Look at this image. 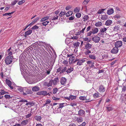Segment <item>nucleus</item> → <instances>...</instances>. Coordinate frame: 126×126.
<instances>
[{"label": "nucleus", "mask_w": 126, "mask_h": 126, "mask_svg": "<svg viewBox=\"0 0 126 126\" xmlns=\"http://www.w3.org/2000/svg\"><path fill=\"white\" fill-rule=\"evenodd\" d=\"M4 97L6 99H9L12 98V96L8 94H6L4 95Z\"/></svg>", "instance_id": "51"}, {"label": "nucleus", "mask_w": 126, "mask_h": 126, "mask_svg": "<svg viewBox=\"0 0 126 126\" xmlns=\"http://www.w3.org/2000/svg\"><path fill=\"white\" fill-rule=\"evenodd\" d=\"M5 82L6 84L11 89H13V87L11 86L12 83L11 81L6 79L5 80Z\"/></svg>", "instance_id": "8"}, {"label": "nucleus", "mask_w": 126, "mask_h": 126, "mask_svg": "<svg viewBox=\"0 0 126 126\" xmlns=\"http://www.w3.org/2000/svg\"><path fill=\"white\" fill-rule=\"evenodd\" d=\"M79 99L81 100H87L86 98L84 96H80L79 98Z\"/></svg>", "instance_id": "43"}, {"label": "nucleus", "mask_w": 126, "mask_h": 126, "mask_svg": "<svg viewBox=\"0 0 126 126\" xmlns=\"http://www.w3.org/2000/svg\"><path fill=\"white\" fill-rule=\"evenodd\" d=\"M39 27L36 25H35L32 28V30L37 29H38Z\"/></svg>", "instance_id": "52"}, {"label": "nucleus", "mask_w": 126, "mask_h": 126, "mask_svg": "<svg viewBox=\"0 0 126 126\" xmlns=\"http://www.w3.org/2000/svg\"><path fill=\"white\" fill-rule=\"evenodd\" d=\"M122 45V42L121 41H118L115 43V47H121Z\"/></svg>", "instance_id": "5"}, {"label": "nucleus", "mask_w": 126, "mask_h": 126, "mask_svg": "<svg viewBox=\"0 0 126 126\" xmlns=\"http://www.w3.org/2000/svg\"><path fill=\"white\" fill-rule=\"evenodd\" d=\"M14 12H13L11 13H6L4 14H3V16H7L8 15L9 16H11V14H13L14 13Z\"/></svg>", "instance_id": "41"}, {"label": "nucleus", "mask_w": 126, "mask_h": 126, "mask_svg": "<svg viewBox=\"0 0 126 126\" xmlns=\"http://www.w3.org/2000/svg\"><path fill=\"white\" fill-rule=\"evenodd\" d=\"M87 50L85 52V54L86 55H87L91 53V51L90 50Z\"/></svg>", "instance_id": "54"}, {"label": "nucleus", "mask_w": 126, "mask_h": 126, "mask_svg": "<svg viewBox=\"0 0 126 126\" xmlns=\"http://www.w3.org/2000/svg\"><path fill=\"white\" fill-rule=\"evenodd\" d=\"M13 57L7 56L5 58V61L6 64H10L12 62Z\"/></svg>", "instance_id": "1"}, {"label": "nucleus", "mask_w": 126, "mask_h": 126, "mask_svg": "<svg viewBox=\"0 0 126 126\" xmlns=\"http://www.w3.org/2000/svg\"><path fill=\"white\" fill-rule=\"evenodd\" d=\"M67 79L65 78L62 77L61 78V84L63 85H65Z\"/></svg>", "instance_id": "10"}, {"label": "nucleus", "mask_w": 126, "mask_h": 126, "mask_svg": "<svg viewBox=\"0 0 126 126\" xmlns=\"http://www.w3.org/2000/svg\"><path fill=\"white\" fill-rule=\"evenodd\" d=\"M49 22V21H46L43 22L42 23V25H43L46 26L48 24Z\"/></svg>", "instance_id": "58"}, {"label": "nucleus", "mask_w": 126, "mask_h": 126, "mask_svg": "<svg viewBox=\"0 0 126 126\" xmlns=\"http://www.w3.org/2000/svg\"><path fill=\"white\" fill-rule=\"evenodd\" d=\"M89 58L93 60H95L96 59V57L95 55L92 54H89Z\"/></svg>", "instance_id": "33"}, {"label": "nucleus", "mask_w": 126, "mask_h": 126, "mask_svg": "<svg viewBox=\"0 0 126 126\" xmlns=\"http://www.w3.org/2000/svg\"><path fill=\"white\" fill-rule=\"evenodd\" d=\"M48 68H47V70H46L47 73V74H50V71L52 69V67H50L48 66Z\"/></svg>", "instance_id": "31"}, {"label": "nucleus", "mask_w": 126, "mask_h": 126, "mask_svg": "<svg viewBox=\"0 0 126 126\" xmlns=\"http://www.w3.org/2000/svg\"><path fill=\"white\" fill-rule=\"evenodd\" d=\"M85 60L84 59L79 60L77 62V64L79 65H80L85 62Z\"/></svg>", "instance_id": "16"}, {"label": "nucleus", "mask_w": 126, "mask_h": 126, "mask_svg": "<svg viewBox=\"0 0 126 126\" xmlns=\"http://www.w3.org/2000/svg\"><path fill=\"white\" fill-rule=\"evenodd\" d=\"M69 105L73 107L74 106H76L77 105V104L76 103H70Z\"/></svg>", "instance_id": "63"}, {"label": "nucleus", "mask_w": 126, "mask_h": 126, "mask_svg": "<svg viewBox=\"0 0 126 126\" xmlns=\"http://www.w3.org/2000/svg\"><path fill=\"white\" fill-rule=\"evenodd\" d=\"M38 44L39 45H42L43 46L45 45H46V43L44 42H43L42 41H39L38 42Z\"/></svg>", "instance_id": "39"}, {"label": "nucleus", "mask_w": 126, "mask_h": 126, "mask_svg": "<svg viewBox=\"0 0 126 126\" xmlns=\"http://www.w3.org/2000/svg\"><path fill=\"white\" fill-rule=\"evenodd\" d=\"M17 2V0H15L14 1L12 2L11 3V4L13 5H15L16 3Z\"/></svg>", "instance_id": "59"}, {"label": "nucleus", "mask_w": 126, "mask_h": 126, "mask_svg": "<svg viewBox=\"0 0 126 126\" xmlns=\"http://www.w3.org/2000/svg\"><path fill=\"white\" fill-rule=\"evenodd\" d=\"M114 12V10L113 8H111L108 10L107 11V13L108 15H110L112 14Z\"/></svg>", "instance_id": "23"}, {"label": "nucleus", "mask_w": 126, "mask_h": 126, "mask_svg": "<svg viewBox=\"0 0 126 126\" xmlns=\"http://www.w3.org/2000/svg\"><path fill=\"white\" fill-rule=\"evenodd\" d=\"M85 113L84 110H79L78 112V114L79 115H83Z\"/></svg>", "instance_id": "25"}, {"label": "nucleus", "mask_w": 126, "mask_h": 126, "mask_svg": "<svg viewBox=\"0 0 126 126\" xmlns=\"http://www.w3.org/2000/svg\"><path fill=\"white\" fill-rule=\"evenodd\" d=\"M19 102H27L26 104V105H32V104H33V103L30 102H28L26 100L24 99H22L21 100H20Z\"/></svg>", "instance_id": "12"}, {"label": "nucleus", "mask_w": 126, "mask_h": 126, "mask_svg": "<svg viewBox=\"0 0 126 126\" xmlns=\"http://www.w3.org/2000/svg\"><path fill=\"white\" fill-rule=\"evenodd\" d=\"M49 18V16H48L42 18L40 20L41 22H43L47 20Z\"/></svg>", "instance_id": "30"}, {"label": "nucleus", "mask_w": 126, "mask_h": 126, "mask_svg": "<svg viewBox=\"0 0 126 126\" xmlns=\"http://www.w3.org/2000/svg\"><path fill=\"white\" fill-rule=\"evenodd\" d=\"M58 91V89L57 88H55L53 89V94H55Z\"/></svg>", "instance_id": "50"}, {"label": "nucleus", "mask_w": 126, "mask_h": 126, "mask_svg": "<svg viewBox=\"0 0 126 126\" xmlns=\"http://www.w3.org/2000/svg\"><path fill=\"white\" fill-rule=\"evenodd\" d=\"M38 94L40 95H47L48 94V93L46 91H42L39 92Z\"/></svg>", "instance_id": "15"}, {"label": "nucleus", "mask_w": 126, "mask_h": 126, "mask_svg": "<svg viewBox=\"0 0 126 126\" xmlns=\"http://www.w3.org/2000/svg\"><path fill=\"white\" fill-rule=\"evenodd\" d=\"M105 9H102L101 10H99L97 13L98 14H101L102 12H103Z\"/></svg>", "instance_id": "49"}, {"label": "nucleus", "mask_w": 126, "mask_h": 126, "mask_svg": "<svg viewBox=\"0 0 126 126\" xmlns=\"http://www.w3.org/2000/svg\"><path fill=\"white\" fill-rule=\"evenodd\" d=\"M107 109L108 110V111H110L112 110L113 109V108L111 107H107Z\"/></svg>", "instance_id": "53"}, {"label": "nucleus", "mask_w": 126, "mask_h": 126, "mask_svg": "<svg viewBox=\"0 0 126 126\" xmlns=\"http://www.w3.org/2000/svg\"><path fill=\"white\" fill-rule=\"evenodd\" d=\"M58 15L55 14L53 13L51 19L52 20H56L58 18Z\"/></svg>", "instance_id": "17"}, {"label": "nucleus", "mask_w": 126, "mask_h": 126, "mask_svg": "<svg viewBox=\"0 0 126 126\" xmlns=\"http://www.w3.org/2000/svg\"><path fill=\"white\" fill-rule=\"evenodd\" d=\"M65 14V11L63 12L61 11L60 14L59 16H64Z\"/></svg>", "instance_id": "46"}, {"label": "nucleus", "mask_w": 126, "mask_h": 126, "mask_svg": "<svg viewBox=\"0 0 126 126\" xmlns=\"http://www.w3.org/2000/svg\"><path fill=\"white\" fill-rule=\"evenodd\" d=\"M73 70V68L72 67H70V68H68L66 71V72L67 73H69L71 72Z\"/></svg>", "instance_id": "27"}, {"label": "nucleus", "mask_w": 126, "mask_h": 126, "mask_svg": "<svg viewBox=\"0 0 126 126\" xmlns=\"http://www.w3.org/2000/svg\"><path fill=\"white\" fill-rule=\"evenodd\" d=\"M80 10V9L79 8L77 7L76 8L74 9V11L75 13L79 12Z\"/></svg>", "instance_id": "44"}, {"label": "nucleus", "mask_w": 126, "mask_h": 126, "mask_svg": "<svg viewBox=\"0 0 126 126\" xmlns=\"http://www.w3.org/2000/svg\"><path fill=\"white\" fill-rule=\"evenodd\" d=\"M66 103H63L59 104V106L58 107V109H60L62 108L64 106H66Z\"/></svg>", "instance_id": "19"}, {"label": "nucleus", "mask_w": 126, "mask_h": 126, "mask_svg": "<svg viewBox=\"0 0 126 126\" xmlns=\"http://www.w3.org/2000/svg\"><path fill=\"white\" fill-rule=\"evenodd\" d=\"M25 1V0H22L20 1H19L18 3V4L19 5H22L23 3H24Z\"/></svg>", "instance_id": "47"}, {"label": "nucleus", "mask_w": 126, "mask_h": 126, "mask_svg": "<svg viewBox=\"0 0 126 126\" xmlns=\"http://www.w3.org/2000/svg\"><path fill=\"white\" fill-rule=\"evenodd\" d=\"M98 29L97 28H94L92 30V33L93 34L96 33L98 32Z\"/></svg>", "instance_id": "22"}, {"label": "nucleus", "mask_w": 126, "mask_h": 126, "mask_svg": "<svg viewBox=\"0 0 126 126\" xmlns=\"http://www.w3.org/2000/svg\"><path fill=\"white\" fill-rule=\"evenodd\" d=\"M28 121L27 120H24L22 121L21 123V124L22 125L25 126L28 123Z\"/></svg>", "instance_id": "32"}, {"label": "nucleus", "mask_w": 126, "mask_h": 126, "mask_svg": "<svg viewBox=\"0 0 126 126\" xmlns=\"http://www.w3.org/2000/svg\"><path fill=\"white\" fill-rule=\"evenodd\" d=\"M32 32V31L31 30H29L27 31L25 33L24 36L26 37L27 36H28L31 34Z\"/></svg>", "instance_id": "18"}, {"label": "nucleus", "mask_w": 126, "mask_h": 126, "mask_svg": "<svg viewBox=\"0 0 126 126\" xmlns=\"http://www.w3.org/2000/svg\"><path fill=\"white\" fill-rule=\"evenodd\" d=\"M32 114H31V112L30 113L28 114L27 115H26V117L27 118H28L30 117V116H31Z\"/></svg>", "instance_id": "62"}, {"label": "nucleus", "mask_w": 126, "mask_h": 126, "mask_svg": "<svg viewBox=\"0 0 126 126\" xmlns=\"http://www.w3.org/2000/svg\"><path fill=\"white\" fill-rule=\"evenodd\" d=\"M108 18V16L107 15H102L101 17V18L102 20H106Z\"/></svg>", "instance_id": "26"}, {"label": "nucleus", "mask_w": 126, "mask_h": 126, "mask_svg": "<svg viewBox=\"0 0 126 126\" xmlns=\"http://www.w3.org/2000/svg\"><path fill=\"white\" fill-rule=\"evenodd\" d=\"M35 118L37 121H40L41 119V117L40 116H36L35 117Z\"/></svg>", "instance_id": "35"}, {"label": "nucleus", "mask_w": 126, "mask_h": 126, "mask_svg": "<svg viewBox=\"0 0 126 126\" xmlns=\"http://www.w3.org/2000/svg\"><path fill=\"white\" fill-rule=\"evenodd\" d=\"M102 25V23L100 21H98L96 22L95 24V26L96 27H100Z\"/></svg>", "instance_id": "28"}, {"label": "nucleus", "mask_w": 126, "mask_h": 126, "mask_svg": "<svg viewBox=\"0 0 126 126\" xmlns=\"http://www.w3.org/2000/svg\"><path fill=\"white\" fill-rule=\"evenodd\" d=\"M99 93L98 92H97L94 94L93 96L94 98H97L99 97Z\"/></svg>", "instance_id": "34"}, {"label": "nucleus", "mask_w": 126, "mask_h": 126, "mask_svg": "<svg viewBox=\"0 0 126 126\" xmlns=\"http://www.w3.org/2000/svg\"><path fill=\"white\" fill-rule=\"evenodd\" d=\"M77 121V122H81L83 121L82 118L81 117H79L77 118L76 119Z\"/></svg>", "instance_id": "36"}, {"label": "nucleus", "mask_w": 126, "mask_h": 126, "mask_svg": "<svg viewBox=\"0 0 126 126\" xmlns=\"http://www.w3.org/2000/svg\"><path fill=\"white\" fill-rule=\"evenodd\" d=\"M92 40L95 43H97L99 42L100 40V39L99 37L97 36H95L92 38Z\"/></svg>", "instance_id": "6"}, {"label": "nucleus", "mask_w": 126, "mask_h": 126, "mask_svg": "<svg viewBox=\"0 0 126 126\" xmlns=\"http://www.w3.org/2000/svg\"><path fill=\"white\" fill-rule=\"evenodd\" d=\"M76 16L77 18H79L81 16V14L80 13H77L76 15Z\"/></svg>", "instance_id": "60"}, {"label": "nucleus", "mask_w": 126, "mask_h": 126, "mask_svg": "<svg viewBox=\"0 0 126 126\" xmlns=\"http://www.w3.org/2000/svg\"><path fill=\"white\" fill-rule=\"evenodd\" d=\"M107 30V29L106 28H101L100 30V31L101 33H103L106 32Z\"/></svg>", "instance_id": "40"}, {"label": "nucleus", "mask_w": 126, "mask_h": 126, "mask_svg": "<svg viewBox=\"0 0 126 126\" xmlns=\"http://www.w3.org/2000/svg\"><path fill=\"white\" fill-rule=\"evenodd\" d=\"M120 27L119 25L115 26L114 28V30L115 31H117L119 29Z\"/></svg>", "instance_id": "42"}, {"label": "nucleus", "mask_w": 126, "mask_h": 126, "mask_svg": "<svg viewBox=\"0 0 126 126\" xmlns=\"http://www.w3.org/2000/svg\"><path fill=\"white\" fill-rule=\"evenodd\" d=\"M112 21L110 20H108L106 22L105 25L107 26H110L112 23Z\"/></svg>", "instance_id": "21"}, {"label": "nucleus", "mask_w": 126, "mask_h": 126, "mask_svg": "<svg viewBox=\"0 0 126 126\" xmlns=\"http://www.w3.org/2000/svg\"><path fill=\"white\" fill-rule=\"evenodd\" d=\"M8 93L7 92L4 91V90H2L1 92H0V95H2L6 94H8Z\"/></svg>", "instance_id": "48"}, {"label": "nucleus", "mask_w": 126, "mask_h": 126, "mask_svg": "<svg viewBox=\"0 0 126 126\" xmlns=\"http://www.w3.org/2000/svg\"><path fill=\"white\" fill-rule=\"evenodd\" d=\"M106 88L103 85H101L99 87L98 91L100 93H102L105 92L106 91Z\"/></svg>", "instance_id": "3"}, {"label": "nucleus", "mask_w": 126, "mask_h": 126, "mask_svg": "<svg viewBox=\"0 0 126 126\" xmlns=\"http://www.w3.org/2000/svg\"><path fill=\"white\" fill-rule=\"evenodd\" d=\"M86 123L84 122H83L81 124L78 126H85L86 125Z\"/></svg>", "instance_id": "64"}, {"label": "nucleus", "mask_w": 126, "mask_h": 126, "mask_svg": "<svg viewBox=\"0 0 126 126\" xmlns=\"http://www.w3.org/2000/svg\"><path fill=\"white\" fill-rule=\"evenodd\" d=\"M118 48L115 47L111 50V52L112 54H116L118 53Z\"/></svg>", "instance_id": "9"}, {"label": "nucleus", "mask_w": 126, "mask_h": 126, "mask_svg": "<svg viewBox=\"0 0 126 126\" xmlns=\"http://www.w3.org/2000/svg\"><path fill=\"white\" fill-rule=\"evenodd\" d=\"M7 52L8 53V56H10L11 57H13V50L11 49V47H10L7 50Z\"/></svg>", "instance_id": "7"}, {"label": "nucleus", "mask_w": 126, "mask_h": 126, "mask_svg": "<svg viewBox=\"0 0 126 126\" xmlns=\"http://www.w3.org/2000/svg\"><path fill=\"white\" fill-rule=\"evenodd\" d=\"M53 82L52 80H50L48 82H46L44 83V85L45 86L49 87L51 86Z\"/></svg>", "instance_id": "13"}, {"label": "nucleus", "mask_w": 126, "mask_h": 126, "mask_svg": "<svg viewBox=\"0 0 126 126\" xmlns=\"http://www.w3.org/2000/svg\"><path fill=\"white\" fill-rule=\"evenodd\" d=\"M74 34L75 35H80V34L79 31H78V32H75L74 33Z\"/></svg>", "instance_id": "55"}, {"label": "nucleus", "mask_w": 126, "mask_h": 126, "mask_svg": "<svg viewBox=\"0 0 126 126\" xmlns=\"http://www.w3.org/2000/svg\"><path fill=\"white\" fill-rule=\"evenodd\" d=\"M92 45L89 43H87L85 45V47L86 50H90L92 48Z\"/></svg>", "instance_id": "14"}, {"label": "nucleus", "mask_w": 126, "mask_h": 126, "mask_svg": "<svg viewBox=\"0 0 126 126\" xmlns=\"http://www.w3.org/2000/svg\"><path fill=\"white\" fill-rule=\"evenodd\" d=\"M40 88L38 86H35L32 88V90L34 92H36L39 90Z\"/></svg>", "instance_id": "24"}, {"label": "nucleus", "mask_w": 126, "mask_h": 126, "mask_svg": "<svg viewBox=\"0 0 126 126\" xmlns=\"http://www.w3.org/2000/svg\"><path fill=\"white\" fill-rule=\"evenodd\" d=\"M90 0H84L82 3L83 5H85L87 4L90 1Z\"/></svg>", "instance_id": "38"}, {"label": "nucleus", "mask_w": 126, "mask_h": 126, "mask_svg": "<svg viewBox=\"0 0 126 126\" xmlns=\"http://www.w3.org/2000/svg\"><path fill=\"white\" fill-rule=\"evenodd\" d=\"M67 68L66 67L60 66L57 70V72L59 73L60 74L64 73L66 71Z\"/></svg>", "instance_id": "2"}, {"label": "nucleus", "mask_w": 126, "mask_h": 126, "mask_svg": "<svg viewBox=\"0 0 126 126\" xmlns=\"http://www.w3.org/2000/svg\"><path fill=\"white\" fill-rule=\"evenodd\" d=\"M23 95H25L29 94L30 92V90L27 87H24L23 89Z\"/></svg>", "instance_id": "4"}, {"label": "nucleus", "mask_w": 126, "mask_h": 126, "mask_svg": "<svg viewBox=\"0 0 126 126\" xmlns=\"http://www.w3.org/2000/svg\"><path fill=\"white\" fill-rule=\"evenodd\" d=\"M70 99H71V100H73L74 99H75L76 97V96H74L73 95H71L70 96Z\"/></svg>", "instance_id": "45"}, {"label": "nucleus", "mask_w": 126, "mask_h": 126, "mask_svg": "<svg viewBox=\"0 0 126 126\" xmlns=\"http://www.w3.org/2000/svg\"><path fill=\"white\" fill-rule=\"evenodd\" d=\"M86 28V27H85L82 30L80 31L79 32L81 34V33H84V31L85 30Z\"/></svg>", "instance_id": "61"}, {"label": "nucleus", "mask_w": 126, "mask_h": 126, "mask_svg": "<svg viewBox=\"0 0 126 126\" xmlns=\"http://www.w3.org/2000/svg\"><path fill=\"white\" fill-rule=\"evenodd\" d=\"M80 43H76L74 44V47H79Z\"/></svg>", "instance_id": "57"}, {"label": "nucleus", "mask_w": 126, "mask_h": 126, "mask_svg": "<svg viewBox=\"0 0 126 126\" xmlns=\"http://www.w3.org/2000/svg\"><path fill=\"white\" fill-rule=\"evenodd\" d=\"M75 59V57L72 56L69 59V63L71 64L73 62V61Z\"/></svg>", "instance_id": "20"}, {"label": "nucleus", "mask_w": 126, "mask_h": 126, "mask_svg": "<svg viewBox=\"0 0 126 126\" xmlns=\"http://www.w3.org/2000/svg\"><path fill=\"white\" fill-rule=\"evenodd\" d=\"M53 83L54 85H56L59 81V80L58 77H56L54 78V80H52Z\"/></svg>", "instance_id": "11"}, {"label": "nucleus", "mask_w": 126, "mask_h": 126, "mask_svg": "<svg viewBox=\"0 0 126 126\" xmlns=\"http://www.w3.org/2000/svg\"><path fill=\"white\" fill-rule=\"evenodd\" d=\"M72 14V12L71 11H69L65 14V15L66 16L68 17L71 15Z\"/></svg>", "instance_id": "37"}, {"label": "nucleus", "mask_w": 126, "mask_h": 126, "mask_svg": "<svg viewBox=\"0 0 126 126\" xmlns=\"http://www.w3.org/2000/svg\"><path fill=\"white\" fill-rule=\"evenodd\" d=\"M89 17L87 15H85L83 18V21L85 22L89 20Z\"/></svg>", "instance_id": "29"}, {"label": "nucleus", "mask_w": 126, "mask_h": 126, "mask_svg": "<svg viewBox=\"0 0 126 126\" xmlns=\"http://www.w3.org/2000/svg\"><path fill=\"white\" fill-rule=\"evenodd\" d=\"M121 15L120 14H118L116 15L115 17V18L117 19H119L120 17H121Z\"/></svg>", "instance_id": "56"}]
</instances>
